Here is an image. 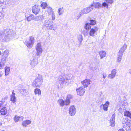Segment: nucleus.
<instances>
[{
    "label": "nucleus",
    "mask_w": 131,
    "mask_h": 131,
    "mask_svg": "<svg viewBox=\"0 0 131 131\" xmlns=\"http://www.w3.org/2000/svg\"><path fill=\"white\" fill-rule=\"evenodd\" d=\"M15 34L12 30L7 29L2 33L0 32V40L2 42L6 41L9 37L14 36Z\"/></svg>",
    "instance_id": "nucleus-1"
},
{
    "label": "nucleus",
    "mask_w": 131,
    "mask_h": 131,
    "mask_svg": "<svg viewBox=\"0 0 131 131\" xmlns=\"http://www.w3.org/2000/svg\"><path fill=\"white\" fill-rule=\"evenodd\" d=\"M43 80L42 76L38 74L32 82V86L35 87H40L42 85Z\"/></svg>",
    "instance_id": "nucleus-2"
},
{
    "label": "nucleus",
    "mask_w": 131,
    "mask_h": 131,
    "mask_svg": "<svg viewBox=\"0 0 131 131\" xmlns=\"http://www.w3.org/2000/svg\"><path fill=\"white\" fill-rule=\"evenodd\" d=\"M72 96L70 95L67 96L65 101L62 99H59L57 101V103L59 106L61 107H63L65 105L67 106L70 103V99L72 97Z\"/></svg>",
    "instance_id": "nucleus-3"
},
{
    "label": "nucleus",
    "mask_w": 131,
    "mask_h": 131,
    "mask_svg": "<svg viewBox=\"0 0 131 131\" xmlns=\"http://www.w3.org/2000/svg\"><path fill=\"white\" fill-rule=\"evenodd\" d=\"M93 7L92 5H90L88 7L84 9L80 13L77 17V20L79 19L83 15L87 13L92 10L93 9Z\"/></svg>",
    "instance_id": "nucleus-4"
},
{
    "label": "nucleus",
    "mask_w": 131,
    "mask_h": 131,
    "mask_svg": "<svg viewBox=\"0 0 131 131\" xmlns=\"http://www.w3.org/2000/svg\"><path fill=\"white\" fill-rule=\"evenodd\" d=\"M34 43V39L33 36H30L29 38V41H25V43L28 48H31L33 46Z\"/></svg>",
    "instance_id": "nucleus-5"
},
{
    "label": "nucleus",
    "mask_w": 131,
    "mask_h": 131,
    "mask_svg": "<svg viewBox=\"0 0 131 131\" xmlns=\"http://www.w3.org/2000/svg\"><path fill=\"white\" fill-rule=\"evenodd\" d=\"M55 79L57 82L60 84H62L64 82H69V81L68 80L67 78H64V77L61 75L56 78Z\"/></svg>",
    "instance_id": "nucleus-6"
},
{
    "label": "nucleus",
    "mask_w": 131,
    "mask_h": 131,
    "mask_svg": "<svg viewBox=\"0 0 131 131\" xmlns=\"http://www.w3.org/2000/svg\"><path fill=\"white\" fill-rule=\"evenodd\" d=\"M35 48L37 51L36 54L38 56H39L43 51V49L41 43H38L35 46Z\"/></svg>",
    "instance_id": "nucleus-7"
},
{
    "label": "nucleus",
    "mask_w": 131,
    "mask_h": 131,
    "mask_svg": "<svg viewBox=\"0 0 131 131\" xmlns=\"http://www.w3.org/2000/svg\"><path fill=\"white\" fill-rule=\"evenodd\" d=\"M38 63V58L34 57L32 59H31L29 64L31 66V68H32L37 65Z\"/></svg>",
    "instance_id": "nucleus-8"
},
{
    "label": "nucleus",
    "mask_w": 131,
    "mask_h": 131,
    "mask_svg": "<svg viewBox=\"0 0 131 131\" xmlns=\"http://www.w3.org/2000/svg\"><path fill=\"white\" fill-rule=\"evenodd\" d=\"M98 28L96 26L94 27L93 28L91 29L89 32L90 36L94 37L97 34V32L98 31Z\"/></svg>",
    "instance_id": "nucleus-9"
},
{
    "label": "nucleus",
    "mask_w": 131,
    "mask_h": 131,
    "mask_svg": "<svg viewBox=\"0 0 131 131\" xmlns=\"http://www.w3.org/2000/svg\"><path fill=\"white\" fill-rule=\"evenodd\" d=\"M84 88L82 87H78L76 89V91L77 95L80 96H83L84 95L85 91Z\"/></svg>",
    "instance_id": "nucleus-10"
},
{
    "label": "nucleus",
    "mask_w": 131,
    "mask_h": 131,
    "mask_svg": "<svg viewBox=\"0 0 131 131\" xmlns=\"http://www.w3.org/2000/svg\"><path fill=\"white\" fill-rule=\"evenodd\" d=\"M76 112V109L75 107L73 106H71L69 108V113L71 116H73L75 115Z\"/></svg>",
    "instance_id": "nucleus-11"
},
{
    "label": "nucleus",
    "mask_w": 131,
    "mask_h": 131,
    "mask_svg": "<svg viewBox=\"0 0 131 131\" xmlns=\"http://www.w3.org/2000/svg\"><path fill=\"white\" fill-rule=\"evenodd\" d=\"M32 9V12L36 15L38 14L40 10V6L37 5L33 6Z\"/></svg>",
    "instance_id": "nucleus-12"
},
{
    "label": "nucleus",
    "mask_w": 131,
    "mask_h": 131,
    "mask_svg": "<svg viewBox=\"0 0 131 131\" xmlns=\"http://www.w3.org/2000/svg\"><path fill=\"white\" fill-rule=\"evenodd\" d=\"M7 58L5 57H2L0 62V69H3L7 61Z\"/></svg>",
    "instance_id": "nucleus-13"
},
{
    "label": "nucleus",
    "mask_w": 131,
    "mask_h": 131,
    "mask_svg": "<svg viewBox=\"0 0 131 131\" xmlns=\"http://www.w3.org/2000/svg\"><path fill=\"white\" fill-rule=\"evenodd\" d=\"M109 104V102L108 101H107L104 104L101 105L100 106V108H102L104 110L107 111L108 110V108Z\"/></svg>",
    "instance_id": "nucleus-14"
},
{
    "label": "nucleus",
    "mask_w": 131,
    "mask_h": 131,
    "mask_svg": "<svg viewBox=\"0 0 131 131\" xmlns=\"http://www.w3.org/2000/svg\"><path fill=\"white\" fill-rule=\"evenodd\" d=\"M91 81L89 79H85L81 83L84 88L87 87L90 84Z\"/></svg>",
    "instance_id": "nucleus-15"
},
{
    "label": "nucleus",
    "mask_w": 131,
    "mask_h": 131,
    "mask_svg": "<svg viewBox=\"0 0 131 131\" xmlns=\"http://www.w3.org/2000/svg\"><path fill=\"white\" fill-rule=\"evenodd\" d=\"M116 71L115 69H113L111 71V74L108 75V77L111 79L114 78L116 75Z\"/></svg>",
    "instance_id": "nucleus-16"
},
{
    "label": "nucleus",
    "mask_w": 131,
    "mask_h": 131,
    "mask_svg": "<svg viewBox=\"0 0 131 131\" xmlns=\"http://www.w3.org/2000/svg\"><path fill=\"white\" fill-rule=\"evenodd\" d=\"M53 22V21H49L47 27H49L50 30H52L55 31L57 29V27H54L53 24H52Z\"/></svg>",
    "instance_id": "nucleus-17"
},
{
    "label": "nucleus",
    "mask_w": 131,
    "mask_h": 131,
    "mask_svg": "<svg viewBox=\"0 0 131 131\" xmlns=\"http://www.w3.org/2000/svg\"><path fill=\"white\" fill-rule=\"evenodd\" d=\"M44 16L43 15H40L35 16L34 18V20L38 21H41L44 19Z\"/></svg>",
    "instance_id": "nucleus-18"
},
{
    "label": "nucleus",
    "mask_w": 131,
    "mask_h": 131,
    "mask_svg": "<svg viewBox=\"0 0 131 131\" xmlns=\"http://www.w3.org/2000/svg\"><path fill=\"white\" fill-rule=\"evenodd\" d=\"M15 95V93H14V91L13 90L12 91V94L10 95V101L13 103L16 101Z\"/></svg>",
    "instance_id": "nucleus-19"
},
{
    "label": "nucleus",
    "mask_w": 131,
    "mask_h": 131,
    "mask_svg": "<svg viewBox=\"0 0 131 131\" xmlns=\"http://www.w3.org/2000/svg\"><path fill=\"white\" fill-rule=\"evenodd\" d=\"M77 39L79 42L78 46L79 47H80L82 44V42L83 40V36L82 35L79 34L77 36Z\"/></svg>",
    "instance_id": "nucleus-20"
},
{
    "label": "nucleus",
    "mask_w": 131,
    "mask_h": 131,
    "mask_svg": "<svg viewBox=\"0 0 131 131\" xmlns=\"http://www.w3.org/2000/svg\"><path fill=\"white\" fill-rule=\"evenodd\" d=\"M24 117L22 116H18L15 115L14 118V120L15 122H21L23 121Z\"/></svg>",
    "instance_id": "nucleus-21"
},
{
    "label": "nucleus",
    "mask_w": 131,
    "mask_h": 131,
    "mask_svg": "<svg viewBox=\"0 0 131 131\" xmlns=\"http://www.w3.org/2000/svg\"><path fill=\"white\" fill-rule=\"evenodd\" d=\"M127 47V45L126 44H124L120 48L118 52L123 54L124 52L126 50Z\"/></svg>",
    "instance_id": "nucleus-22"
},
{
    "label": "nucleus",
    "mask_w": 131,
    "mask_h": 131,
    "mask_svg": "<svg viewBox=\"0 0 131 131\" xmlns=\"http://www.w3.org/2000/svg\"><path fill=\"white\" fill-rule=\"evenodd\" d=\"M123 54L118 52L117 57L116 59V61L118 63H120L122 59V57Z\"/></svg>",
    "instance_id": "nucleus-23"
},
{
    "label": "nucleus",
    "mask_w": 131,
    "mask_h": 131,
    "mask_svg": "<svg viewBox=\"0 0 131 131\" xmlns=\"http://www.w3.org/2000/svg\"><path fill=\"white\" fill-rule=\"evenodd\" d=\"M101 59H102L105 57L106 56V53L104 51H100L99 52Z\"/></svg>",
    "instance_id": "nucleus-24"
},
{
    "label": "nucleus",
    "mask_w": 131,
    "mask_h": 131,
    "mask_svg": "<svg viewBox=\"0 0 131 131\" xmlns=\"http://www.w3.org/2000/svg\"><path fill=\"white\" fill-rule=\"evenodd\" d=\"M7 112V110L6 107L3 108L0 110V113L2 115H6Z\"/></svg>",
    "instance_id": "nucleus-25"
},
{
    "label": "nucleus",
    "mask_w": 131,
    "mask_h": 131,
    "mask_svg": "<svg viewBox=\"0 0 131 131\" xmlns=\"http://www.w3.org/2000/svg\"><path fill=\"white\" fill-rule=\"evenodd\" d=\"M5 75H8L10 72V68L6 66L5 68Z\"/></svg>",
    "instance_id": "nucleus-26"
},
{
    "label": "nucleus",
    "mask_w": 131,
    "mask_h": 131,
    "mask_svg": "<svg viewBox=\"0 0 131 131\" xmlns=\"http://www.w3.org/2000/svg\"><path fill=\"white\" fill-rule=\"evenodd\" d=\"M34 18V15L33 14H31L28 16L26 17L25 19H27L28 22H29L32 20H33Z\"/></svg>",
    "instance_id": "nucleus-27"
},
{
    "label": "nucleus",
    "mask_w": 131,
    "mask_h": 131,
    "mask_svg": "<svg viewBox=\"0 0 131 131\" xmlns=\"http://www.w3.org/2000/svg\"><path fill=\"white\" fill-rule=\"evenodd\" d=\"M93 5V8L94 7H94L95 8H99L101 7V4L99 2L94 3L93 4H91L90 5Z\"/></svg>",
    "instance_id": "nucleus-28"
},
{
    "label": "nucleus",
    "mask_w": 131,
    "mask_h": 131,
    "mask_svg": "<svg viewBox=\"0 0 131 131\" xmlns=\"http://www.w3.org/2000/svg\"><path fill=\"white\" fill-rule=\"evenodd\" d=\"M34 92L35 94L40 95L41 94V91L40 89L38 88H36L34 89Z\"/></svg>",
    "instance_id": "nucleus-29"
},
{
    "label": "nucleus",
    "mask_w": 131,
    "mask_h": 131,
    "mask_svg": "<svg viewBox=\"0 0 131 131\" xmlns=\"http://www.w3.org/2000/svg\"><path fill=\"white\" fill-rule=\"evenodd\" d=\"M58 14L59 15H62L64 12L63 10V7H62L61 8H59L58 10Z\"/></svg>",
    "instance_id": "nucleus-30"
},
{
    "label": "nucleus",
    "mask_w": 131,
    "mask_h": 131,
    "mask_svg": "<svg viewBox=\"0 0 131 131\" xmlns=\"http://www.w3.org/2000/svg\"><path fill=\"white\" fill-rule=\"evenodd\" d=\"M124 115L129 117L131 118V113L128 111H125L124 112Z\"/></svg>",
    "instance_id": "nucleus-31"
},
{
    "label": "nucleus",
    "mask_w": 131,
    "mask_h": 131,
    "mask_svg": "<svg viewBox=\"0 0 131 131\" xmlns=\"http://www.w3.org/2000/svg\"><path fill=\"white\" fill-rule=\"evenodd\" d=\"M13 1L12 0H7L5 2V4L6 5L10 6L12 5V3H13Z\"/></svg>",
    "instance_id": "nucleus-32"
},
{
    "label": "nucleus",
    "mask_w": 131,
    "mask_h": 131,
    "mask_svg": "<svg viewBox=\"0 0 131 131\" xmlns=\"http://www.w3.org/2000/svg\"><path fill=\"white\" fill-rule=\"evenodd\" d=\"M115 113L113 114L110 119V121L111 123H115Z\"/></svg>",
    "instance_id": "nucleus-33"
},
{
    "label": "nucleus",
    "mask_w": 131,
    "mask_h": 131,
    "mask_svg": "<svg viewBox=\"0 0 131 131\" xmlns=\"http://www.w3.org/2000/svg\"><path fill=\"white\" fill-rule=\"evenodd\" d=\"M47 4L46 2H42L41 5V7L43 9H45L47 7Z\"/></svg>",
    "instance_id": "nucleus-34"
},
{
    "label": "nucleus",
    "mask_w": 131,
    "mask_h": 131,
    "mask_svg": "<svg viewBox=\"0 0 131 131\" xmlns=\"http://www.w3.org/2000/svg\"><path fill=\"white\" fill-rule=\"evenodd\" d=\"M9 53V52L8 50H6L4 52L3 55L2 56V57H3L4 56L7 58V57Z\"/></svg>",
    "instance_id": "nucleus-35"
},
{
    "label": "nucleus",
    "mask_w": 131,
    "mask_h": 131,
    "mask_svg": "<svg viewBox=\"0 0 131 131\" xmlns=\"http://www.w3.org/2000/svg\"><path fill=\"white\" fill-rule=\"evenodd\" d=\"M20 92L22 94L26 95L27 91L25 89H23L20 90Z\"/></svg>",
    "instance_id": "nucleus-36"
},
{
    "label": "nucleus",
    "mask_w": 131,
    "mask_h": 131,
    "mask_svg": "<svg viewBox=\"0 0 131 131\" xmlns=\"http://www.w3.org/2000/svg\"><path fill=\"white\" fill-rule=\"evenodd\" d=\"M47 8V11L49 15H50L52 12H54L51 8L50 7H48Z\"/></svg>",
    "instance_id": "nucleus-37"
},
{
    "label": "nucleus",
    "mask_w": 131,
    "mask_h": 131,
    "mask_svg": "<svg viewBox=\"0 0 131 131\" xmlns=\"http://www.w3.org/2000/svg\"><path fill=\"white\" fill-rule=\"evenodd\" d=\"M90 24L87 23L86 24L84 28L86 30H88L91 28Z\"/></svg>",
    "instance_id": "nucleus-38"
},
{
    "label": "nucleus",
    "mask_w": 131,
    "mask_h": 131,
    "mask_svg": "<svg viewBox=\"0 0 131 131\" xmlns=\"http://www.w3.org/2000/svg\"><path fill=\"white\" fill-rule=\"evenodd\" d=\"M90 25H94L96 24V21L93 20H90Z\"/></svg>",
    "instance_id": "nucleus-39"
},
{
    "label": "nucleus",
    "mask_w": 131,
    "mask_h": 131,
    "mask_svg": "<svg viewBox=\"0 0 131 131\" xmlns=\"http://www.w3.org/2000/svg\"><path fill=\"white\" fill-rule=\"evenodd\" d=\"M50 15H51L52 19L53 20H55V14L54 12H52Z\"/></svg>",
    "instance_id": "nucleus-40"
},
{
    "label": "nucleus",
    "mask_w": 131,
    "mask_h": 131,
    "mask_svg": "<svg viewBox=\"0 0 131 131\" xmlns=\"http://www.w3.org/2000/svg\"><path fill=\"white\" fill-rule=\"evenodd\" d=\"M49 21L48 19L46 20L44 22L43 25L44 26H46V27L48 25V23Z\"/></svg>",
    "instance_id": "nucleus-41"
},
{
    "label": "nucleus",
    "mask_w": 131,
    "mask_h": 131,
    "mask_svg": "<svg viewBox=\"0 0 131 131\" xmlns=\"http://www.w3.org/2000/svg\"><path fill=\"white\" fill-rule=\"evenodd\" d=\"M102 6L104 7H107V8H108V5L107 2H104L102 4Z\"/></svg>",
    "instance_id": "nucleus-42"
},
{
    "label": "nucleus",
    "mask_w": 131,
    "mask_h": 131,
    "mask_svg": "<svg viewBox=\"0 0 131 131\" xmlns=\"http://www.w3.org/2000/svg\"><path fill=\"white\" fill-rule=\"evenodd\" d=\"M105 1L108 4H112L113 2V0H105Z\"/></svg>",
    "instance_id": "nucleus-43"
},
{
    "label": "nucleus",
    "mask_w": 131,
    "mask_h": 131,
    "mask_svg": "<svg viewBox=\"0 0 131 131\" xmlns=\"http://www.w3.org/2000/svg\"><path fill=\"white\" fill-rule=\"evenodd\" d=\"M4 102V100L3 99H2V100L0 101V107L2 105Z\"/></svg>",
    "instance_id": "nucleus-44"
},
{
    "label": "nucleus",
    "mask_w": 131,
    "mask_h": 131,
    "mask_svg": "<svg viewBox=\"0 0 131 131\" xmlns=\"http://www.w3.org/2000/svg\"><path fill=\"white\" fill-rule=\"evenodd\" d=\"M29 123H22V125L25 127H26L28 125Z\"/></svg>",
    "instance_id": "nucleus-45"
},
{
    "label": "nucleus",
    "mask_w": 131,
    "mask_h": 131,
    "mask_svg": "<svg viewBox=\"0 0 131 131\" xmlns=\"http://www.w3.org/2000/svg\"><path fill=\"white\" fill-rule=\"evenodd\" d=\"M23 123H31V122L30 120H26L24 121Z\"/></svg>",
    "instance_id": "nucleus-46"
},
{
    "label": "nucleus",
    "mask_w": 131,
    "mask_h": 131,
    "mask_svg": "<svg viewBox=\"0 0 131 131\" xmlns=\"http://www.w3.org/2000/svg\"><path fill=\"white\" fill-rule=\"evenodd\" d=\"M107 76V74L106 73H103V78L105 79Z\"/></svg>",
    "instance_id": "nucleus-47"
},
{
    "label": "nucleus",
    "mask_w": 131,
    "mask_h": 131,
    "mask_svg": "<svg viewBox=\"0 0 131 131\" xmlns=\"http://www.w3.org/2000/svg\"><path fill=\"white\" fill-rule=\"evenodd\" d=\"M111 126L112 127H113L115 126V123H111Z\"/></svg>",
    "instance_id": "nucleus-48"
},
{
    "label": "nucleus",
    "mask_w": 131,
    "mask_h": 131,
    "mask_svg": "<svg viewBox=\"0 0 131 131\" xmlns=\"http://www.w3.org/2000/svg\"><path fill=\"white\" fill-rule=\"evenodd\" d=\"M2 75V71L0 72V77H1Z\"/></svg>",
    "instance_id": "nucleus-49"
},
{
    "label": "nucleus",
    "mask_w": 131,
    "mask_h": 131,
    "mask_svg": "<svg viewBox=\"0 0 131 131\" xmlns=\"http://www.w3.org/2000/svg\"><path fill=\"white\" fill-rule=\"evenodd\" d=\"M118 131H125L123 129H119Z\"/></svg>",
    "instance_id": "nucleus-50"
},
{
    "label": "nucleus",
    "mask_w": 131,
    "mask_h": 131,
    "mask_svg": "<svg viewBox=\"0 0 131 131\" xmlns=\"http://www.w3.org/2000/svg\"><path fill=\"white\" fill-rule=\"evenodd\" d=\"M129 73L131 74V69H130L129 70Z\"/></svg>",
    "instance_id": "nucleus-51"
},
{
    "label": "nucleus",
    "mask_w": 131,
    "mask_h": 131,
    "mask_svg": "<svg viewBox=\"0 0 131 131\" xmlns=\"http://www.w3.org/2000/svg\"><path fill=\"white\" fill-rule=\"evenodd\" d=\"M3 15H2V16H1V18H0V20L2 19H3Z\"/></svg>",
    "instance_id": "nucleus-52"
},
{
    "label": "nucleus",
    "mask_w": 131,
    "mask_h": 131,
    "mask_svg": "<svg viewBox=\"0 0 131 131\" xmlns=\"http://www.w3.org/2000/svg\"><path fill=\"white\" fill-rule=\"evenodd\" d=\"M7 99V97H5V98H4V99Z\"/></svg>",
    "instance_id": "nucleus-53"
},
{
    "label": "nucleus",
    "mask_w": 131,
    "mask_h": 131,
    "mask_svg": "<svg viewBox=\"0 0 131 131\" xmlns=\"http://www.w3.org/2000/svg\"><path fill=\"white\" fill-rule=\"evenodd\" d=\"M1 51H0V55H1Z\"/></svg>",
    "instance_id": "nucleus-54"
},
{
    "label": "nucleus",
    "mask_w": 131,
    "mask_h": 131,
    "mask_svg": "<svg viewBox=\"0 0 131 131\" xmlns=\"http://www.w3.org/2000/svg\"><path fill=\"white\" fill-rule=\"evenodd\" d=\"M2 125V123H0V126H1Z\"/></svg>",
    "instance_id": "nucleus-55"
},
{
    "label": "nucleus",
    "mask_w": 131,
    "mask_h": 131,
    "mask_svg": "<svg viewBox=\"0 0 131 131\" xmlns=\"http://www.w3.org/2000/svg\"><path fill=\"white\" fill-rule=\"evenodd\" d=\"M4 131V130H1V131Z\"/></svg>",
    "instance_id": "nucleus-56"
}]
</instances>
